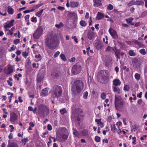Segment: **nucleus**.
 Wrapping results in <instances>:
<instances>
[{
  "label": "nucleus",
  "mask_w": 147,
  "mask_h": 147,
  "mask_svg": "<svg viewBox=\"0 0 147 147\" xmlns=\"http://www.w3.org/2000/svg\"><path fill=\"white\" fill-rule=\"evenodd\" d=\"M18 117V115L16 113L13 112L10 113V121L11 123L15 122L17 120Z\"/></svg>",
  "instance_id": "9b49d317"
},
{
  "label": "nucleus",
  "mask_w": 147,
  "mask_h": 147,
  "mask_svg": "<svg viewBox=\"0 0 147 147\" xmlns=\"http://www.w3.org/2000/svg\"><path fill=\"white\" fill-rule=\"evenodd\" d=\"M28 141V139L27 138H24V139L22 140V143H24V145H25L26 142Z\"/></svg>",
  "instance_id": "09e8293b"
},
{
  "label": "nucleus",
  "mask_w": 147,
  "mask_h": 147,
  "mask_svg": "<svg viewBox=\"0 0 147 147\" xmlns=\"http://www.w3.org/2000/svg\"><path fill=\"white\" fill-rule=\"evenodd\" d=\"M111 131L114 133H116L117 131V129L115 127V124H114L113 125H111Z\"/></svg>",
  "instance_id": "393cba45"
},
{
  "label": "nucleus",
  "mask_w": 147,
  "mask_h": 147,
  "mask_svg": "<svg viewBox=\"0 0 147 147\" xmlns=\"http://www.w3.org/2000/svg\"><path fill=\"white\" fill-rule=\"evenodd\" d=\"M133 127V128L132 129L134 130V131L138 129V126L136 125H134Z\"/></svg>",
  "instance_id": "e2e57ef3"
},
{
  "label": "nucleus",
  "mask_w": 147,
  "mask_h": 147,
  "mask_svg": "<svg viewBox=\"0 0 147 147\" xmlns=\"http://www.w3.org/2000/svg\"><path fill=\"white\" fill-rule=\"evenodd\" d=\"M101 119H95V122H96L98 124H99L100 123V122H102L101 121Z\"/></svg>",
  "instance_id": "680f3d73"
},
{
  "label": "nucleus",
  "mask_w": 147,
  "mask_h": 147,
  "mask_svg": "<svg viewBox=\"0 0 147 147\" xmlns=\"http://www.w3.org/2000/svg\"><path fill=\"white\" fill-rule=\"evenodd\" d=\"M60 112L62 115H63L65 113H66L67 111H66L65 108H63L62 109H61L60 110Z\"/></svg>",
  "instance_id": "4c0bfd02"
},
{
  "label": "nucleus",
  "mask_w": 147,
  "mask_h": 147,
  "mask_svg": "<svg viewBox=\"0 0 147 147\" xmlns=\"http://www.w3.org/2000/svg\"><path fill=\"white\" fill-rule=\"evenodd\" d=\"M20 42V40L18 39H15L14 41V44H17L19 43Z\"/></svg>",
  "instance_id": "4d7b16f0"
},
{
  "label": "nucleus",
  "mask_w": 147,
  "mask_h": 147,
  "mask_svg": "<svg viewBox=\"0 0 147 147\" xmlns=\"http://www.w3.org/2000/svg\"><path fill=\"white\" fill-rule=\"evenodd\" d=\"M63 134L62 135H61V134H59L60 136H62V138L63 139L66 140L68 136L67 134Z\"/></svg>",
  "instance_id": "a19ab883"
},
{
  "label": "nucleus",
  "mask_w": 147,
  "mask_h": 147,
  "mask_svg": "<svg viewBox=\"0 0 147 147\" xmlns=\"http://www.w3.org/2000/svg\"><path fill=\"white\" fill-rule=\"evenodd\" d=\"M43 11L44 9H42L36 13V16L38 17H40L41 16Z\"/></svg>",
  "instance_id": "c85d7f7f"
},
{
  "label": "nucleus",
  "mask_w": 147,
  "mask_h": 147,
  "mask_svg": "<svg viewBox=\"0 0 147 147\" xmlns=\"http://www.w3.org/2000/svg\"><path fill=\"white\" fill-rule=\"evenodd\" d=\"M98 81L102 84H106L109 80V72L107 70H102L98 73Z\"/></svg>",
  "instance_id": "7ed1b4c3"
},
{
  "label": "nucleus",
  "mask_w": 147,
  "mask_h": 147,
  "mask_svg": "<svg viewBox=\"0 0 147 147\" xmlns=\"http://www.w3.org/2000/svg\"><path fill=\"white\" fill-rule=\"evenodd\" d=\"M15 22L14 20H11L9 22V24L10 25L11 27L13 25V23Z\"/></svg>",
  "instance_id": "6e6d98bb"
},
{
  "label": "nucleus",
  "mask_w": 147,
  "mask_h": 147,
  "mask_svg": "<svg viewBox=\"0 0 147 147\" xmlns=\"http://www.w3.org/2000/svg\"><path fill=\"white\" fill-rule=\"evenodd\" d=\"M123 89L124 90H126L128 91L129 90V87L128 85H126L125 86Z\"/></svg>",
  "instance_id": "de8ad7c7"
},
{
  "label": "nucleus",
  "mask_w": 147,
  "mask_h": 147,
  "mask_svg": "<svg viewBox=\"0 0 147 147\" xmlns=\"http://www.w3.org/2000/svg\"><path fill=\"white\" fill-rule=\"evenodd\" d=\"M8 74H10L11 73H12L13 71V69L12 67L11 66H10L8 68Z\"/></svg>",
  "instance_id": "79ce46f5"
},
{
  "label": "nucleus",
  "mask_w": 147,
  "mask_h": 147,
  "mask_svg": "<svg viewBox=\"0 0 147 147\" xmlns=\"http://www.w3.org/2000/svg\"><path fill=\"white\" fill-rule=\"evenodd\" d=\"M31 21L33 22H36L37 21L36 18L34 17H32L31 19Z\"/></svg>",
  "instance_id": "052dcab7"
},
{
  "label": "nucleus",
  "mask_w": 147,
  "mask_h": 147,
  "mask_svg": "<svg viewBox=\"0 0 147 147\" xmlns=\"http://www.w3.org/2000/svg\"><path fill=\"white\" fill-rule=\"evenodd\" d=\"M62 90L61 87L58 85L53 86L51 91V96L54 98H58L61 95Z\"/></svg>",
  "instance_id": "20e7f679"
},
{
  "label": "nucleus",
  "mask_w": 147,
  "mask_h": 147,
  "mask_svg": "<svg viewBox=\"0 0 147 147\" xmlns=\"http://www.w3.org/2000/svg\"><path fill=\"white\" fill-rule=\"evenodd\" d=\"M10 26L11 25L9 24V23H8L4 26V28L5 29L7 28H10L11 27Z\"/></svg>",
  "instance_id": "338daca9"
},
{
  "label": "nucleus",
  "mask_w": 147,
  "mask_h": 147,
  "mask_svg": "<svg viewBox=\"0 0 147 147\" xmlns=\"http://www.w3.org/2000/svg\"><path fill=\"white\" fill-rule=\"evenodd\" d=\"M115 106L117 110H120L123 109L125 106V103L120 96H115Z\"/></svg>",
  "instance_id": "423d86ee"
},
{
  "label": "nucleus",
  "mask_w": 147,
  "mask_h": 147,
  "mask_svg": "<svg viewBox=\"0 0 147 147\" xmlns=\"http://www.w3.org/2000/svg\"><path fill=\"white\" fill-rule=\"evenodd\" d=\"M42 4H38V5L34 6L33 7V8H34V10H35V9H37V8H38L40 6H42Z\"/></svg>",
  "instance_id": "864d4df0"
},
{
  "label": "nucleus",
  "mask_w": 147,
  "mask_h": 147,
  "mask_svg": "<svg viewBox=\"0 0 147 147\" xmlns=\"http://www.w3.org/2000/svg\"><path fill=\"white\" fill-rule=\"evenodd\" d=\"M60 57L63 61H67V59L64 54H61L60 55Z\"/></svg>",
  "instance_id": "c9c22d12"
},
{
  "label": "nucleus",
  "mask_w": 147,
  "mask_h": 147,
  "mask_svg": "<svg viewBox=\"0 0 147 147\" xmlns=\"http://www.w3.org/2000/svg\"><path fill=\"white\" fill-rule=\"evenodd\" d=\"M63 23L60 22L59 24H56L55 25V26L58 29H60L61 27H63Z\"/></svg>",
  "instance_id": "e433bc0d"
},
{
  "label": "nucleus",
  "mask_w": 147,
  "mask_h": 147,
  "mask_svg": "<svg viewBox=\"0 0 147 147\" xmlns=\"http://www.w3.org/2000/svg\"><path fill=\"white\" fill-rule=\"evenodd\" d=\"M76 60V58L75 57H73L71 58L69 60V61L70 62H74Z\"/></svg>",
  "instance_id": "774afa93"
},
{
  "label": "nucleus",
  "mask_w": 147,
  "mask_h": 147,
  "mask_svg": "<svg viewBox=\"0 0 147 147\" xmlns=\"http://www.w3.org/2000/svg\"><path fill=\"white\" fill-rule=\"evenodd\" d=\"M118 43L121 45V47H124L125 46V44L120 41H118Z\"/></svg>",
  "instance_id": "a18cd8bd"
},
{
  "label": "nucleus",
  "mask_w": 147,
  "mask_h": 147,
  "mask_svg": "<svg viewBox=\"0 0 147 147\" xmlns=\"http://www.w3.org/2000/svg\"><path fill=\"white\" fill-rule=\"evenodd\" d=\"M61 132L62 133V134H68V131L67 129L65 127H62L61 128Z\"/></svg>",
  "instance_id": "cd10ccee"
},
{
  "label": "nucleus",
  "mask_w": 147,
  "mask_h": 147,
  "mask_svg": "<svg viewBox=\"0 0 147 147\" xmlns=\"http://www.w3.org/2000/svg\"><path fill=\"white\" fill-rule=\"evenodd\" d=\"M45 44L51 50L55 49L58 46L55 37L52 33L47 35L45 39Z\"/></svg>",
  "instance_id": "f257e3e1"
},
{
  "label": "nucleus",
  "mask_w": 147,
  "mask_h": 147,
  "mask_svg": "<svg viewBox=\"0 0 147 147\" xmlns=\"http://www.w3.org/2000/svg\"><path fill=\"white\" fill-rule=\"evenodd\" d=\"M49 89L48 88H46L42 90L41 94L42 96H45L48 95Z\"/></svg>",
  "instance_id": "2eb2a0df"
},
{
  "label": "nucleus",
  "mask_w": 147,
  "mask_h": 147,
  "mask_svg": "<svg viewBox=\"0 0 147 147\" xmlns=\"http://www.w3.org/2000/svg\"><path fill=\"white\" fill-rule=\"evenodd\" d=\"M30 15H27L25 16V19L27 21H28L29 20V18Z\"/></svg>",
  "instance_id": "bf43d9fd"
},
{
  "label": "nucleus",
  "mask_w": 147,
  "mask_h": 147,
  "mask_svg": "<svg viewBox=\"0 0 147 147\" xmlns=\"http://www.w3.org/2000/svg\"><path fill=\"white\" fill-rule=\"evenodd\" d=\"M105 17V15L103 13L98 12L97 14L96 19L98 20L102 19Z\"/></svg>",
  "instance_id": "f3484780"
},
{
  "label": "nucleus",
  "mask_w": 147,
  "mask_h": 147,
  "mask_svg": "<svg viewBox=\"0 0 147 147\" xmlns=\"http://www.w3.org/2000/svg\"><path fill=\"white\" fill-rule=\"evenodd\" d=\"M79 3L76 2L72 1L70 3V5L71 7L74 8L78 7L79 5Z\"/></svg>",
  "instance_id": "aec40b11"
},
{
  "label": "nucleus",
  "mask_w": 147,
  "mask_h": 147,
  "mask_svg": "<svg viewBox=\"0 0 147 147\" xmlns=\"http://www.w3.org/2000/svg\"><path fill=\"white\" fill-rule=\"evenodd\" d=\"M113 85L116 86L120 85L121 83L119 79H117L114 80L113 81Z\"/></svg>",
  "instance_id": "6ab92c4d"
},
{
  "label": "nucleus",
  "mask_w": 147,
  "mask_h": 147,
  "mask_svg": "<svg viewBox=\"0 0 147 147\" xmlns=\"http://www.w3.org/2000/svg\"><path fill=\"white\" fill-rule=\"evenodd\" d=\"M135 5H142L144 3L143 1H140L139 0H135Z\"/></svg>",
  "instance_id": "c756f323"
},
{
  "label": "nucleus",
  "mask_w": 147,
  "mask_h": 147,
  "mask_svg": "<svg viewBox=\"0 0 147 147\" xmlns=\"http://www.w3.org/2000/svg\"><path fill=\"white\" fill-rule=\"evenodd\" d=\"M135 78L137 81H139L140 78V75L138 73H136L134 76Z\"/></svg>",
  "instance_id": "2f4dec72"
},
{
  "label": "nucleus",
  "mask_w": 147,
  "mask_h": 147,
  "mask_svg": "<svg viewBox=\"0 0 147 147\" xmlns=\"http://www.w3.org/2000/svg\"><path fill=\"white\" fill-rule=\"evenodd\" d=\"M75 119L79 122L80 120V116L78 113H75L74 114Z\"/></svg>",
  "instance_id": "412c9836"
},
{
  "label": "nucleus",
  "mask_w": 147,
  "mask_h": 147,
  "mask_svg": "<svg viewBox=\"0 0 147 147\" xmlns=\"http://www.w3.org/2000/svg\"><path fill=\"white\" fill-rule=\"evenodd\" d=\"M112 30L111 28H110L109 30V32L110 35L112 36L114 39H117L118 38V36L117 34V32L115 30H113V32H112L111 30Z\"/></svg>",
  "instance_id": "ddd939ff"
},
{
  "label": "nucleus",
  "mask_w": 147,
  "mask_h": 147,
  "mask_svg": "<svg viewBox=\"0 0 147 147\" xmlns=\"http://www.w3.org/2000/svg\"><path fill=\"white\" fill-rule=\"evenodd\" d=\"M72 38L73 39H74V40L76 42V43H78V39L76 38V36H72Z\"/></svg>",
  "instance_id": "69168bd1"
},
{
  "label": "nucleus",
  "mask_w": 147,
  "mask_h": 147,
  "mask_svg": "<svg viewBox=\"0 0 147 147\" xmlns=\"http://www.w3.org/2000/svg\"><path fill=\"white\" fill-rule=\"evenodd\" d=\"M113 88L114 89V90L115 92H117L118 93H119L120 92V89L118 88L117 87V86H113Z\"/></svg>",
  "instance_id": "f704fd0d"
},
{
  "label": "nucleus",
  "mask_w": 147,
  "mask_h": 147,
  "mask_svg": "<svg viewBox=\"0 0 147 147\" xmlns=\"http://www.w3.org/2000/svg\"><path fill=\"white\" fill-rule=\"evenodd\" d=\"M139 52L141 54L143 55H145L146 54V51L144 49H142L140 50Z\"/></svg>",
  "instance_id": "ea45409f"
},
{
  "label": "nucleus",
  "mask_w": 147,
  "mask_h": 147,
  "mask_svg": "<svg viewBox=\"0 0 147 147\" xmlns=\"http://www.w3.org/2000/svg\"><path fill=\"white\" fill-rule=\"evenodd\" d=\"M7 147H18L17 144L14 142H9Z\"/></svg>",
  "instance_id": "4be33fe9"
},
{
  "label": "nucleus",
  "mask_w": 147,
  "mask_h": 147,
  "mask_svg": "<svg viewBox=\"0 0 147 147\" xmlns=\"http://www.w3.org/2000/svg\"><path fill=\"white\" fill-rule=\"evenodd\" d=\"M81 70V67L77 65H74L72 67L71 73L72 75H76Z\"/></svg>",
  "instance_id": "1a4fd4ad"
},
{
  "label": "nucleus",
  "mask_w": 147,
  "mask_h": 147,
  "mask_svg": "<svg viewBox=\"0 0 147 147\" xmlns=\"http://www.w3.org/2000/svg\"><path fill=\"white\" fill-rule=\"evenodd\" d=\"M45 76L43 73H39L37 75V82H40L43 80Z\"/></svg>",
  "instance_id": "f8f14e48"
},
{
  "label": "nucleus",
  "mask_w": 147,
  "mask_h": 147,
  "mask_svg": "<svg viewBox=\"0 0 147 147\" xmlns=\"http://www.w3.org/2000/svg\"><path fill=\"white\" fill-rule=\"evenodd\" d=\"M106 94L104 92H103L101 95L102 98L103 99H105L106 98Z\"/></svg>",
  "instance_id": "49530a36"
},
{
  "label": "nucleus",
  "mask_w": 147,
  "mask_h": 147,
  "mask_svg": "<svg viewBox=\"0 0 147 147\" xmlns=\"http://www.w3.org/2000/svg\"><path fill=\"white\" fill-rule=\"evenodd\" d=\"M59 54L60 52L59 51H58L56 52L54 54V57L55 58L57 57L59 55Z\"/></svg>",
  "instance_id": "5fc2aeb1"
},
{
  "label": "nucleus",
  "mask_w": 147,
  "mask_h": 147,
  "mask_svg": "<svg viewBox=\"0 0 147 147\" xmlns=\"http://www.w3.org/2000/svg\"><path fill=\"white\" fill-rule=\"evenodd\" d=\"M95 140L97 142H99L100 141V137L96 136L95 139Z\"/></svg>",
  "instance_id": "37998d69"
},
{
  "label": "nucleus",
  "mask_w": 147,
  "mask_h": 147,
  "mask_svg": "<svg viewBox=\"0 0 147 147\" xmlns=\"http://www.w3.org/2000/svg\"><path fill=\"white\" fill-rule=\"evenodd\" d=\"M35 57L37 59L36 61V62L40 60L41 59V56L40 54L36 55L35 56Z\"/></svg>",
  "instance_id": "7c9ffc66"
},
{
  "label": "nucleus",
  "mask_w": 147,
  "mask_h": 147,
  "mask_svg": "<svg viewBox=\"0 0 147 147\" xmlns=\"http://www.w3.org/2000/svg\"><path fill=\"white\" fill-rule=\"evenodd\" d=\"M88 95V92H85L84 93L83 97L84 98L86 99Z\"/></svg>",
  "instance_id": "8fccbe9b"
},
{
  "label": "nucleus",
  "mask_w": 147,
  "mask_h": 147,
  "mask_svg": "<svg viewBox=\"0 0 147 147\" xmlns=\"http://www.w3.org/2000/svg\"><path fill=\"white\" fill-rule=\"evenodd\" d=\"M113 8V7L112 5L109 4L107 7V9L110 10H112Z\"/></svg>",
  "instance_id": "c03bdc74"
},
{
  "label": "nucleus",
  "mask_w": 147,
  "mask_h": 147,
  "mask_svg": "<svg viewBox=\"0 0 147 147\" xmlns=\"http://www.w3.org/2000/svg\"><path fill=\"white\" fill-rule=\"evenodd\" d=\"M95 35L94 32L90 31L87 34V37L90 40H92L94 37Z\"/></svg>",
  "instance_id": "4468645a"
},
{
  "label": "nucleus",
  "mask_w": 147,
  "mask_h": 147,
  "mask_svg": "<svg viewBox=\"0 0 147 147\" xmlns=\"http://www.w3.org/2000/svg\"><path fill=\"white\" fill-rule=\"evenodd\" d=\"M73 134L76 136L78 138L80 137V135L78 132L74 128L73 129Z\"/></svg>",
  "instance_id": "5701e85b"
},
{
  "label": "nucleus",
  "mask_w": 147,
  "mask_h": 147,
  "mask_svg": "<svg viewBox=\"0 0 147 147\" xmlns=\"http://www.w3.org/2000/svg\"><path fill=\"white\" fill-rule=\"evenodd\" d=\"M95 46L96 49L99 51L102 50L104 47L102 42L99 40H97L96 41L95 43Z\"/></svg>",
  "instance_id": "9d476101"
},
{
  "label": "nucleus",
  "mask_w": 147,
  "mask_h": 147,
  "mask_svg": "<svg viewBox=\"0 0 147 147\" xmlns=\"http://www.w3.org/2000/svg\"><path fill=\"white\" fill-rule=\"evenodd\" d=\"M47 129L49 131H51L52 129V126L50 124H48L47 126Z\"/></svg>",
  "instance_id": "13d9d810"
},
{
  "label": "nucleus",
  "mask_w": 147,
  "mask_h": 147,
  "mask_svg": "<svg viewBox=\"0 0 147 147\" xmlns=\"http://www.w3.org/2000/svg\"><path fill=\"white\" fill-rule=\"evenodd\" d=\"M133 20L134 19L133 18H129L128 19H126V21L127 23L130 24L132 22Z\"/></svg>",
  "instance_id": "58836bf2"
},
{
  "label": "nucleus",
  "mask_w": 147,
  "mask_h": 147,
  "mask_svg": "<svg viewBox=\"0 0 147 147\" xmlns=\"http://www.w3.org/2000/svg\"><path fill=\"white\" fill-rule=\"evenodd\" d=\"M146 15H147V11L143 12L141 15V16L142 17H144Z\"/></svg>",
  "instance_id": "3c124183"
},
{
  "label": "nucleus",
  "mask_w": 147,
  "mask_h": 147,
  "mask_svg": "<svg viewBox=\"0 0 147 147\" xmlns=\"http://www.w3.org/2000/svg\"><path fill=\"white\" fill-rule=\"evenodd\" d=\"M132 64L134 67L136 68H138L141 65V60L140 58H135L132 61Z\"/></svg>",
  "instance_id": "6e6552de"
},
{
  "label": "nucleus",
  "mask_w": 147,
  "mask_h": 147,
  "mask_svg": "<svg viewBox=\"0 0 147 147\" xmlns=\"http://www.w3.org/2000/svg\"><path fill=\"white\" fill-rule=\"evenodd\" d=\"M128 54L131 57L134 56L136 55V54L134 51L132 50H130L128 51Z\"/></svg>",
  "instance_id": "bb28decb"
},
{
  "label": "nucleus",
  "mask_w": 147,
  "mask_h": 147,
  "mask_svg": "<svg viewBox=\"0 0 147 147\" xmlns=\"http://www.w3.org/2000/svg\"><path fill=\"white\" fill-rule=\"evenodd\" d=\"M48 107L45 105L40 104L38 106V111L41 116L44 117L45 115H47L49 113Z\"/></svg>",
  "instance_id": "39448f33"
},
{
  "label": "nucleus",
  "mask_w": 147,
  "mask_h": 147,
  "mask_svg": "<svg viewBox=\"0 0 147 147\" xmlns=\"http://www.w3.org/2000/svg\"><path fill=\"white\" fill-rule=\"evenodd\" d=\"M43 32V28L42 26H39L33 34V36L34 38L35 39H39L40 36L42 35Z\"/></svg>",
  "instance_id": "0eeeda50"
},
{
  "label": "nucleus",
  "mask_w": 147,
  "mask_h": 147,
  "mask_svg": "<svg viewBox=\"0 0 147 147\" xmlns=\"http://www.w3.org/2000/svg\"><path fill=\"white\" fill-rule=\"evenodd\" d=\"M112 58L109 56H107L105 58V62L106 65H109L112 61Z\"/></svg>",
  "instance_id": "a211bd4d"
},
{
  "label": "nucleus",
  "mask_w": 147,
  "mask_h": 147,
  "mask_svg": "<svg viewBox=\"0 0 147 147\" xmlns=\"http://www.w3.org/2000/svg\"><path fill=\"white\" fill-rule=\"evenodd\" d=\"M22 55L24 57L26 58L27 56L28 55V53L26 52H22Z\"/></svg>",
  "instance_id": "603ef678"
},
{
  "label": "nucleus",
  "mask_w": 147,
  "mask_h": 147,
  "mask_svg": "<svg viewBox=\"0 0 147 147\" xmlns=\"http://www.w3.org/2000/svg\"><path fill=\"white\" fill-rule=\"evenodd\" d=\"M80 25L83 27H85L87 25L86 22L84 20H81L80 22Z\"/></svg>",
  "instance_id": "473e14b6"
},
{
  "label": "nucleus",
  "mask_w": 147,
  "mask_h": 147,
  "mask_svg": "<svg viewBox=\"0 0 147 147\" xmlns=\"http://www.w3.org/2000/svg\"><path fill=\"white\" fill-rule=\"evenodd\" d=\"M7 12L9 14H13L14 13L13 9L10 6H9L8 7Z\"/></svg>",
  "instance_id": "b1692460"
},
{
  "label": "nucleus",
  "mask_w": 147,
  "mask_h": 147,
  "mask_svg": "<svg viewBox=\"0 0 147 147\" xmlns=\"http://www.w3.org/2000/svg\"><path fill=\"white\" fill-rule=\"evenodd\" d=\"M57 9L59 10L63 11L65 9V8L63 7L59 6L58 7Z\"/></svg>",
  "instance_id": "0e129e2a"
},
{
  "label": "nucleus",
  "mask_w": 147,
  "mask_h": 147,
  "mask_svg": "<svg viewBox=\"0 0 147 147\" xmlns=\"http://www.w3.org/2000/svg\"><path fill=\"white\" fill-rule=\"evenodd\" d=\"M84 86V83L81 80H77L75 81L72 86L71 90L73 93L75 94L79 93L81 92Z\"/></svg>",
  "instance_id": "f03ea898"
},
{
  "label": "nucleus",
  "mask_w": 147,
  "mask_h": 147,
  "mask_svg": "<svg viewBox=\"0 0 147 147\" xmlns=\"http://www.w3.org/2000/svg\"><path fill=\"white\" fill-rule=\"evenodd\" d=\"M135 0H132L129 2V3L127 4V5L129 7H130L132 5H135Z\"/></svg>",
  "instance_id": "72a5a7b5"
},
{
  "label": "nucleus",
  "mask_w": 147,
  "mask_h": 147,
  "mask_svg": "<svg viewBox=\"0 0 147 147\" xmlns=\"http://www.w3.org/2000/svg\"><path fill=\"white\" fill-rule=\"evenodd\" d=\"M93 2L94 3V6L98 7L102 5L101 1L100 0H93Z\"/></svg>",
  "instance_id": "dca6fc26"
},
{
  "label": "nucleus",
  "mask_w": 147,
  "mask_h": 147,
  "mask_svg": "<svg viewBox=\"0 0 147 147\" xmlns=\"http://www.w3.org/2000/svg\"><path fill=\"white\" fill-rule=\"evenodd\" d=\"M139 41L136 40H134L129 42V45H138Z\"/></svg>",
  "instance_id": "a878e982"
}]
</instances>
